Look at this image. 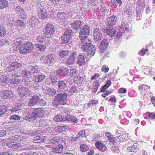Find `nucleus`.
<instances>
[{"mask_svg": "<svg viewBox=\"0 0 155 155\" xmlns=\"http://www.w3.org/2000/svg\"><path fill=\"white\" fill-rule=\"evenodd\" d=\"M22 65L21 63H18L17 61H14L9 64L7 68V70L9 71H12L19 68Z\"/></svg>", "mask_w": 155, "mask_h": 155, "instance_id": "obj_10", "label": "nucleus"}, {"mask_svg": "<svg viewBox=\"0 0 155 155\" xmlns=\"http://www.w3.org/2000/svg\"><path fill=\"white\" fill-rule=\"evenodd\" d=\"M95 146L98 150L102 152L105 151L107 149L105 145L100 141L96 142L95 143Z\"/></svg>", "mask_w": 155, "mask_h": 155, "instance_id": "obj_25", "label": "nucleus"}, {"mask_svg": "<svg viewBox=\"0 0 155 155\" xmlns=\"http://www.w3.org/2000/svg\"><path fill=\"white\" fill-rule=\"evenodd\" d=\"M109 69L108 67L106 65H104L102 67L101 70L104 73H106L109 71Z\"/></svg>", "mask_w": 155, "mask_h": 155, "instance_id": "obj_62", "label": "nucleus"}, {"mask_svg": "<svg viewBox=\"0 0 155 155\" xmlns=\"http://www.w3.org/2000/svg\"><path fill=\"white\" fill-rule=\"evenodd\" d=\"M71 26L74 30L80 29L82 27V22L80 20H76L72 23Z\"/></svg>", "mask_w": 155, "mask_h": 155, "instance_id": "obj_18", "label": "nucleus"}, {"mask_svg": "<svg viewBox=\"0 0 155 155\" xmlns=\"http://www.w3.org/2000/svg\"><path fill=\"white\" fill-rule=\"evenodd\" d=\"M8 5V2L6 0H0V9L5 8Z\"/></svg>", "mask_w": 155, "mask_h": 155, "instance_id": "obj_44", "label": "nucleus"}, {"mask_svg": "<svg viewBox=\"0 0 155 155\" xmlns=\"http://www.w3.org/2000/svg\"><path fill=\"white\" fill-rule=\"evenodd\" d=\"M34 49L33 44L31 41H27L20 47L19 52L23 54H26L32 51Z\"/></svg>", "mask_w": 155, "mask_h": 155, "instance_id": "obj_2", "label": "nucleus"}, {"mask_svg": "<svg viewBox=\"0 0 155 155\" xmlns=\"http://www.w3.org/2000/svg\"><path fill=\"white\" fill-rule=\"evenodd\" d=\"M80 150L82 152H86L89 149V147L86 144H81L80 146Z\"/></svg>", "mask_w": 155, "mask_h": 155, "instance_id": "obj_49", "label": "nucleus"}, {"mask_svg": "<svg viewBox=\"0 0 155 155\" xmlns=\"http://www.w3.org/2000/svg\"><path fill=\"white\" fill-rule=\"evenodd\" d=\"M28 112L25 116L24 119L28 121H33L36 119V115L32 108H27Z\"/></svg>", "mask_w": 155, "mask_h": 155, "instance_id": "obj_6", "label": "nucleus"}, {"mask_svg": "<svg viewBox=\"0 0 155 155\" xmlns=\"http://www.w3.org/2000/svg\"><path fill=\"white\" fill-rule=\"evenodd\" d=\"M58 90L61 92H64L66 91L67 87V84L64 81H59L58 83Z\"/></svg>", "mask_w": 155, "mask_h": 155, "instance_id": "obj_23", "label": "nucleus"}, {"mask_svg": "<svg viewBox=\"0 0 155 155\" xmlns=\"http://www.w3.org/2000/svg\"><path fill=\"white\" fill-rule=\"evenodd\" d=\"M30 77L24 78H22V82L26 86H28L31 82Z\"/></svg>", "mask_w": 155, "mask_h": 155, "instance_id": "obj_50", "label": "nucleus"}, {"mask_svg": "<svg viewBox=\"0 0 155 155\" xmlns=\"http://www.w3.org/2000/svg\"><path fill=\"white\" fill-rule=\"evenodd\" d=\"M137 144L135 143L133 145L127 148V151L128 152H136L138 150Z\"/></svg>", "mask_w": 155, "mask_h": 155, "instance_id": "obj_35", "label": "nucleus"}, {"mask_svg": "<svg viewBox=\"0 0 155 155\" xmlns=\"http://www.w3.org/2000/svg\"><path fill=\"white\" fill-rule=\"evenodd\" d=\"M23 39L22 38H17L14 41L13 43L15 44H17L18 45H21L22 43V41Z\"/></svg>", "mask_w": 155, "mask_h": 155, "instance_id": "obj_54", "label": "nucleus"}, {"mask_svg": "<svg viewBox=\"0 0 155 155\" xmlns=\"http://www.w3.org/2000/svg\"><path fill=\"white\" fill-rule=\"evenodd\" d=\"M21 108L19 107V105L18 104H16L15 107H13L12 108L9 110L11 111V112H14L19 110Z\"/></svg>", "mask_w": 155, "mask_h": 155, "instance_id": "obj_60", "label": "nucleus"}, {"mask_svg": "<svg viewBox=\"0 0 155 155\" xmlns=\"http://www.w3.org/2000/svg\"><path fill=\"white\" fill-rule=\"evenodd\" d=\"M99 81L98 80H96L93 82V85L95 88L97 89L98 88V87L99 86Z\"/></svg>", "mask_w": 155, "mask_h": 155, "instance_id": "obj_63", "label": "nucleus"}, {"mask_svg": "<svg viewBox=\"0 0 155 155\" xmlns=\"http://www.w3.org/2000/svg\"><path fill=\"white\" fill-rule=\"evenodd\" d=\"M36 115V117H41L44 114V110L41 108H37L35 110H33Z\"/></svg>", "mask_w": 155, "mask_h": 155, "instance_id": "obj_31", "label": "nucleus"}, {"mask_svg": "<svg viewBox=\"0 0 155 155\" xmlns=\"http://www.w3.org/2000/svg\"><path fill=\"white\" fill-rule=\"evenodd\" d=\"M138 88L141 94L145 95L149 88V87L147 85L143 84L139 86Z\"/></svg>", "mask_w": 155, "mask_h": 155, "instance_id": "obj_24", "label": "nucleus"}, {"mask_svg": "<svg viewBox=\"0 0 155 155\" xmlns=\"http://www.w3.org/2000/svg\"><path fill=\"white\" fill-rule=\"evenodd\" d=\"M15 11L19 14V17L21 19L26 18L27 15L25 11L20 6H18L16 8Z\"/></svg>", "mask_w": 155, "mask_h": 155, "instance_id": "obj_15", "label": "nucleus"}, {"mask_svg": "<svg viewBox=\"0 0 155 155\" xmlns=\"http://www.w3.org/2000/svg\"><path fill=\"white\" fill-rule=\"evenodd\" d=\"M72 32V29L70 28H69L65 30L64 34L71 38Z\"/></svg>", "mask_w": 155, "mask_h": 155, "instance_id": "obj_48", "label": "nucleus"}, {"mask_svg": "<svg viewBox=\"0 0 155 155\" xmlns=\"http://www.w3.org/2000/svg\"><path fill=\"white\" fill-rule=\"evenodd\" d=\"M6 33L5 28L0 25V37L4 36Z\"/></svg>", "mask_w": 155, "mask_h": 155, "instance_id": "obj_52", "label": "nucleus"}, {"mask_svg": "<svg viewBox=\"0 0 155 155\" xmlns=\"http://www.w3.org/2000/svg\"><path fill=\"white\" fill-rule=\"evenodd\" d=\"M52 103L53 105L55 107L58 106L59 104H60V103L59 101H58L56 96L55 97L54 99L52 101Z\"/></svg>", "mask_w": 155, "mask_h": 155, "instance_id": "obj_53", "label": "nucleus"}, {"mask_svg": "<svg viewBox=\"0 0 155 155\" xmlns=\"http://www.w3.org/2000/svg\"><path fill=\"white\" fill-rule=\"evenodd\" d=\"M37 41L40 43H44L46 41L45 37L43 35L39 36L37 38Z\"/></svg>", "mask_w": 155, "mask_h": 155, "instance_id": "obj_51", "label": "nucleus"}, {"mask_svg": "<svg viewBox=\"0 0 155 155\" xmlns=\"http://www.w3.org/2000/svg\"><path fill=\"white\" fill-rule=\"evenodd\" d=\"M36 8L37 15L40 19H45L47 17L48 11L43 5L40 3H38Z\"/></svg>", "mask_w": 155, "mask_h": 155, "instance_id": "obj_3", "label": "nucleus"}, {"mask_svg": "<svg viewBox=\"0 0 155 155\" xmlns=\"http://www.w3.org/2000/svg\"><path fill=\"white\" fill-rule=\"evenodd\" d=\"M45 76L44 74H41L35 76L33 78V81L35 82L40 83L44 80Z\"/></svg>", "mask_w": 155, "mask_h": 155, "instance_id": "obj_29", "label": "nucleus"}, {"mask_svg": "<svg viewBox=\"0 0 155 155\" xmlns=\"http://www.w3.org/2000/svg\"><path fill=\"white\" fill-rule=\"evenodd\" d=\"M31 71L32 73H37L38 72V66L35 65V66H32L31 68Z\"/></svg>", "mask_w": 155, "mask_h": 155, "instance_id": "obj_59", "label": "nucleus"}, {"mask_svg": "<svg viewBox=\"0 0 155 155\" xmlns=\"http://www.w3.org/2000/svg\"><path fill=\"white\" fill-rule=\"evenodd\" d=\"M57 99L59 101L60 105H63L65 104L67 102V94L66 93L60 94L56 95Z\"/></svg>", "mask_w": 155, "mask_h": 155, "instance_id": "obj_9", "label": "nucleus"}, {"mask_svg": "<svg viewBox=\"0 0 155 155\" xmlns=\"http://www.w3.org/2000/svg\"><path fill=\"white\" fill-rule=\"evenodd\" d=\"M54 119L56 121H65L66 120V117L63 116L61 115H58L54 118Z\"/></svg>", "mask_w": 155, "mask_h": 155, "instance_id": "obj_43", "label": "nucleus"}, {"mask_svg": "<svg viewBox=\"0 0 155 155\" xmlns=\"http://www.w3.org/2000/svg\"><path fill=\"white\" fill-rule=\"evenodd\" d=\"M46 103L45 101L43 99H40L39 97V100L38 101L37 104L40 105L41 106H44L46 105Z\"/></svg>", "mask_w": 155, "mask_h": 155, "instance_id": "obj_61", "label": "nucleus"}, {"mask_svg": "<svg viewBox=\"0 0 155 155\" xmlns=\"http://www.w3.org/2000/svg\"><path fill=\"white\" fill-rule=\"evenodd\" d=\"M53 151L56 153H61L63 151V146L61 144H59L53 149Z\"/></svg>", "mask_w": 155, "mask_h": 155, "instance_id": "obj_38", "label": "nucleus"}, {"mask_svg": "<svg viewBox=\"0 0 155 155\" xmlns=\"http://www.w3.org/2000/svg\"><path fill=\"white\" fill-rule=\"evenodd\" d=\"M60 0H49L48 2L51 5H55L59 3Z\"/></svg>", "mask_w": 155, "mask_h": 155, "instance_id": "obj_58", "label": "nucleus"}, {"mask_svg": "<svg viewBox=\"0 0 155 155\" xmlns=\"http://www.w3.org/2000/svg\"><path fill=\"white\" fill-rule=\"evenodd\" d=\"M8 110L7 107L5 105L0 106V112L2 114H4Z\"/></svg>", "mask_w": 155, "mask_h": 155, "instance_id": "obj_47", "label": "nucleus"}, {"mask_svg": "<svg viewBox=\"0 0 155 155\" xmlns=\"http://www.w3.org/2000/svg\"><path fill=\"white\" fill-rule=\"evenodd\" d=\"M148 51L147 49H145L144 48H142L140 51H139L138 54L140 56H144Z\"/></svg>", "mask_w": 155, "mask_h": 155, "instance_id": "obj_57", "label": "nucleus"}, {"mask_svg": "<svg viewBox=\"0 0 155 155\" xmlns=\"http://www.w3.org/2000/svg\"><path fill=\"white\" fill-rule=\"evenodd\" d=\"M117 20L116 17L113 15L106 19L105 23L107 26H112L115 24Z\"/></svg>", "mask_w": 155, "mask_h": 155, "instance_id": "obj_14", "label": "nucleus"}, {"mask_svg": "<svg viewBox=\"0 0 155 155\" xmlns=\"http://www.w3.org/2000/svg\"><path fill=\"white\" fill-rule=\"evenodd\" d=\"M85 78V76H81L79 75L77 76H75L73 78L74 82L77 85H81L82 84Z\"/></svg>", "mask_w": 155, "mask_h": 155, "instance_id": "obj_20", "label": "nucleus"}, {"mask_svg": "<svg viewBox=\"0 0 155 155\" xmlns=\"http://www.w3.org/2000/svg\"><path fill=\"white\" fill-rule=\"evenodd\" d=\"M55 31L54 26L50 23L46 25L45 27L43 30V31L47 38H51L54 34Z\"/></svg>", "mask_w": 155, "mask_h": 155, "instance_id": "obj_4", "label": "nucleus"}, {"mask_svg": "<svg viewBox=\"0 0 155 155\" xmlns=\"http://www.w3.org/2000/svg\"><path fill=\"white\" fill-rule=\"evenodd\" d=\"M35 46L40 51H45L46 49V46L44 45L37 44L35 45Z\"/></svg>", "mask_w": 155, "mask_h": 155, "instance_id": "obj_46", "label": "nucleus"}, {"mask_svg": "<svg viewBox=\"0 0 155 155\" xmlns=\"http://www.w3.org/2000/svg\"><path fill=\"white\" fill-rule=\"evenodd\" d=\"M76 57V53L74 51L68 59L66 62V64L71 65L74 64L75 61Z\"/></svg>", "mask_w": 155, "mask_h": 155, "instance_id": "obj_17", "label": "nucleus"}, {"mask_svg": "<svg viewBox=\"0 0 155 155\" xmlns=\"http://www.w3.org/2000/svg\"><path fill=\"white\" fill-rule=\"evenodd\" d=\"M105 136L107 138L108 140L111 143H115L116 141H120V137H115L109 132H106L105 133Z\"/></svg>", "mask_w": 155, "mask_h": 155, "instance_id": "obj_12", "label": "nucleus"}, {"mask_svg": "<svg viewBox=\"0 0 155 155\" xmlns=\"http://www.w3.org/2000/svg\"><path fill=\"white\" fill-rule=\"evenodd\" d=\"M137 5L136 7L137 10L140 11L145 7V4L143 1H138L137 3Z\"/></svg>", "mask_w": 155, "mask_h": 155, "instance_id": "obj_40", "label": "nucleus"}, {"mask_svg": "<svg viewBox=\"0 0 155 155\" xmlns=\"http://www.w3.org/2000/svg\"><path fill=\"white\" fill-rule=\"evenodd\" d=\"M106 33L107 35L110 36L111 38L114 36L116 33V30L112 27H109L108 28L106 29Z\"/></svg>", "mask_w": 155, "mask_h": 155, "instance_id": "obj_32", "label": "nucleus"}, {"mask_svg": "<svg viewBox=\"0 0 155 155\" xmlns=\"http://www.w3.org/2000/svg\"><path fill=\"white\" fill-rule=\"evenodd\" d=\"M31 73L30 72L27 70H24L22 71L21 75L22 76V78H25L30 77Z\"/></svg>", "mask_w": 155, "mask_h": 155, "instance_id": "obj_42", "label": "nucleus"}, {"mask_svg": "<svg viewBox=\"0 0 155 155\" xmlns=\"http://www.w3.org/2000/svg\"><path fill=\"white\" fill-rule=\"evenodd\" d=\"M43 91L47 94L51 96L54 95L56 93L55 89L48 87H46V89H44Z\"/></svg>", "mask_w": 155, "mask_h": 155, "instance_id": "obj_30", "label": "nucleus"}, {"mask_svg": "<svg viewBox=\"0 0 155 155\" xmlns=\"http://www.w3.org/2000/svg\"><path fill=\"white\" fill-rule=\"evenodd\" d=\"M108 41L106 39L103 40L101 42V44L99 46L100 51L101 53H104L108 45Z\"/></svg>", "mask_w": 155, "mask_h": 155, "instance_id": "obj_19", "label": "nucleus"}, {"mask_svg": "<svg viewBox=\"0 0 155 155\" xmlns=\"http://www.w3.org/2000/svg\"><path fill=\"white\" fill-rule=\"evenodd\" d=\"M61 139L59 137H56L51 139L50 140L49 144L47 145L48 147L51 148V146L52 144H57L61 142Z\"/></svg>", "mask_w": 155, "mask_h": 155, "instance_id": "obj_26", "label": "nucleus"}, {"mask_svg": "<svg viewBox=\"0 0 155 155\" xmlns=\"http://www.w3.org/2000/svg\"><path fill=\"white\" fill-rule=\"evenodd\" d=\"M102 37V35L101 30L97 28L95 29L94 33V40L95 41H98L100 40L101 39Z\"/></svg>", "mask_w": 155, "mask_h": 155, "instance_id": "obj_21", "label": "nucleus"}, {"mask_svg": "<svg viewBox=\"0 0 155 155\" xmlns=\"http://www.w3.org/2000/svg\"><path fill=\"white\" fill-rule=\"evenodd\" d=\"M69 54L68 50H61L59 53V55L61 58H65L67 57Z\"/></svg>", "mask_w": 155, "mask_h": 155, "instance_id": "obj_36", "label": "nucleus"}, {"mask_svg": "<svg viewBox=\"0 0 155 155\" xmlns=\"http://www.w3.org/2000/svg\"><path fill=\"white\" fill-rule=\"evenodd\" d=\"M49 77L50 79V80L51 81L52 84H54L56 83V82H57V78L54 75H51Z\"/></svg>", "mask_w": 155, "mask_h": 155, "instance_id": "obj_56", "label": "nucleus"}, {"mask_svg": "<svg viewBox=\"0 0 155 155\" xmlns=\"http://www.w3.org/2000/svg\"><path fill=\"white\" fill-rule=\"evenodd\" d=\"M90 47L86 50V52L88 55L93 56L94 54L95 51V47L93 45H91Z\"/></svg>", "mask_w": 155, "mask_h": 155, "instance_id": "obj_37", "label": "nucleus"}, {"mask_svg": "<svg viewBox=\"0 0 155 155\" xmlns=\"http://www.w3.org/2000/svg\"><path fill=\"white\" fill-rule=\"evenodd\" d=\"M69 70L67 68H63L59 69L57 71L58 74H60L62 75L67 74L69 72Z\"/></svg>", "mask_w": 155, "mask_h": 155, "instance_id": "obj_39", "label": "nucleus"}, {"mask_svg": "<svg viewBox=\"0 0 155 155\" xmlns=\"http://www.w3.org/2000/svg\"><path fill=\"white\" fill-rule=\"evenodd\" d=\"M56 57L54 54H50L46 56L45 58V63L47 64L51 65L56 61Z\"/></svg>", "mask_w": 155, "mask_h": 155, "instance_id": "obj_11", "label": "nucleus"}, {"mask_svg": "<svg viewBox=\"0 0 155 155\" xmlns=\"http://www.w3.org/2000/svg\"><path fill=\"white\" fill-rule=\"evenodd\" d=\"M7 140H8L7 141L6 145L8 147L14 149H18L21 147V145L20 143L14 141H17L21 142L23 141L21 136L17 135L11 136Z\"/></svg>", "mask_w": 155, "mask_h": 155, "instance_id": "obj_1", "label": "nucleus"}, {"mask_svg": "<svg viewBox=\"0 0 155 155\" xmlns=\"http://www.w3.org/2000/svg\"><path fill=\"white\" fill-rule=\"evenodd\" d=\"M71 38L66 35H63L61 38V43L62 44H66L68 43L69 41L70 40Z\"/></svg>", "mask_w": 155, "mask_h": 155, "instance_id": "obj_34", "label": "nucleus"}, {"mask_svg": "<svg viewBox=\"0 0 155 155\" xmlns=\"http://www.w3.org/2000/svg\"><path fill=\"white\" fill-rule=\"evenodd\" d=\"M85 130H80L78 133L77 134L76 137H75V139H72L73 141H75L77 140L80 137H83L85 135Z\"/></svg>", "mask_w": 155, "mask_h": 155, "instance_id": "obj_41", "label": "nucleus"}, {"mask_svg": "<svg viewBox=\"0 0 155 155\" xmlns=\"http://www.w3.org/2000/svg\"><path fill=\"white\" fill-rule=\"evenodd\" d=\"M66 121H72L74 123L77 122V118L72 115H68L66 117Z\"/></svg>", "mask_w": 155, "mask_h": 155, "instance_id": "obj_45", "label": "nucleus"}, {"mask_svg": "<svg viewBox=\"0 0 155 155\" xmlns=\"http://www.w3.org/2000/svg\"><path fill=\"white\" fill-rule=\"evenodd\" d=\"M77 63L80 66L85 65L86 64L84 57L81 54H79L77 57Z\"/></svg>", "mask_w": 155, "mask_h": 155, "instance_id": "obj_22", "label": "nucleus"}, {"mask_svg": "<svg viewBox=\"0 0 155 155\" xmlns=\"http://www.w3.org/2000/svg\"><path fill=\"white\" fill-rule=\"evenodd\" d=\"M38 100H39V97L38 96L34 95L29 101L30 106H32L35 104H37Z\"/></svg>", "mask_w": 155, "mask_h": 155, "instance_id": "obj_33", "label": "nucleus"}, {"mask_svg": "<svg viewBox=\"0 0 155 155\" xmlns=\"http://www.w3.org/2000/svg\"><path fill=\"white\" fill-rule=\"evenodd\" d=\"M90 34V28L87 25H85L79 33V38L81 41L86 39L87 36Z\"/></svg>", "mask_w": 155, "mask_h": 155, "instance_id": "obj_5", "label": "nucleus"}, {"mask_svg": "<svg viewBox=\"0 0 155 155\" xmlns=\"http://www.w3.org/2000/svg\"><path fill=\"white\" fill-rule=\"evenodd\" d=\"M18 93L21 97H27L30 95L31 92L27 87H21L18 89Z\"/></svg>", "mask_w": 155, "mask_h": 155, "instance_id": "obj_7", "label": "nucleus"}, {"mask_svg": "<svg viewBox=\"0 0 155 155\" xmlns=\"http://www.w3.org/2000/svg\"><path fill=\"white\" fill-rule=\"evenodd\" d=\"M12 76L10 79V82L11 84H17L19 82L20 79L17 74H14Z\"/></svg>", "mask_w": 155, "mask_h": 155, "instance_id": "obj_27", "label": "nucleus"}, {"mask_svg": "<svg viewBox=\"0 0 155 155\" xmlns=\"http://www.w3.org/2000/svg\"><path fill=\"white\" fill-rule=\"evenodd\" d=\"M0 95L2 98L4 99H10L12 98L14 96L12 92L8 90L1 91Z\"/></svg>", "mask_w": 155, "mask_h": 155, "instance_id": "obj_8", "label": "nucleus"}, {"mask_svg": "<svg viewBox=\"0 0 155 155\" xmlns=\"http://www.w3.org/2000/svg\"><path fill=\"white\" fill-rule=\"evenodd\" d=\"M46 139V137L41 136H37L34 139V141L35 143H42Z\"/></svg>", "mask_w": 155, "mask_h": 155, "instance_id": "obj_28", "label": "nucleus"}, {"mask_svg": "<svg viewBox=\"0 0 155 155\" xmlns=\"http://www.w3.org/2000/svg\"><path fill=\"white\" fill-rule=\"evenodd\" d=\"M78 92V90L76 87L74 86H72L70 89L69 92L71 94H73L74 93H77Z\"/></svg>", "mask_w": 155, "mask_h": 155, "instance_id": "obj_55", "label": "nucleus"}, {"mask_svg": "<svg viewBox=\"0 0 155 155\" xmlns=\"http://www.w3.org/2000/svg\"><path fill=\"white\" fill-rule=\"evenodd\" d=\"M68 126H58L54 128L55 131L57 133H62L68 131L69 129Z\"/></svg>", "mask_w": 155, "mask_h": 155, "instance_id": "obj_16", "label": "nucleus"}, {"mask_svg": "<svg viewBox=\"0 0 155 155\" xmlns=\"http://www.w3.org/2000/svg\"><path fill=\"white\" fill-rule=\"evenodd\" d=\"M81 42L82 49L84 51H86L91 45H93L91 44V41L87 39L81 41Z\"/></svg>", "mask_w": 155, "mask_h": 155, "instance_id": "obj_13", "label": "nucleus"}, {"mask_svg": "<svg viewBox=\"0 0 155 155\" xmlns=\"http://www.w3.org/2000/svg\"><path fill=\"white\" fill-rule=\"evenodd\" d=\"M20 45H18L17 44H16L13 43L12 44V46L13 48V50L15 51H17L18 50V49L19 50L20 47H19V46Z\"/></svg>", "mask_w": 155, "mask_h": 155, "instance_id": "obj_64", "label": "nucleus"}]
</instances>
